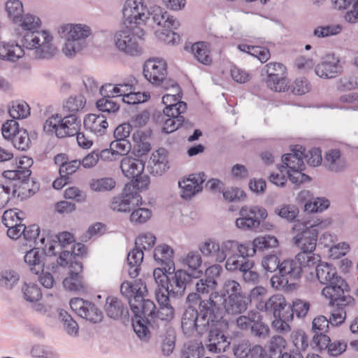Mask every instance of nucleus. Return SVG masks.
<instances>
[{
    "mask_svg": "<svg viewBox=\"0 0 358 358\" xmlns=\"http://www.w3.org/2000/svg\"><path fill=\"white\" fill-rule=\"evenodd\" d=\"M317 228L318 224L310 222L302 224L301 231L294 238V244L301 249L295 259H286L280 263L276 255H267L262 261L264 269L270 273L278 270L279 273L289 274L290 279L301 278L304 267L314 266L320 260V255L314 253L319 234Z\"/></svg>",
    "mask_w": 358,
    "mask_h": 358,
    "instance_id": "1",
    "label": "nucleus"
},
{
    "mask_svg": "<svg viewBox=\"0 0 358 358\" xmlns=\"http://www.w3.org/2000/svg\"><path fill=\"white\" fill-rule=\"evenodd\" d=\"M141 307L138 316L131 319L134 331L141 339L149 338L150 329L164 331L171 328L169 322L173 318L174 309L170 303L159 306L157 310L154 301L147 299Z\"/></svg>",
    "mask_w": 358,
    "mask_h": 358,
    "instance_id": "2",
    "label": "nucleus"
},
{
    "mask_svg": "<svg viewBox=\"0 0 358 358\" xmlns=\"http://www.w3.org/2000/svg\"><path fill=\"white\" fill-rule=\"evenodd\" d=\"M208 313L209 315L205 320H201L196 324V327H193L192 329H187L183 333L188 337L192 336L195 334L199 336L208 334L206 345L209 351L224 352L229 348L231 342V338L227 335L228 322L223 319L222 308H219L215 312L209 310Z\"/></svg>",
    "mask_w": 358,
    "mask_h": 358,
    "instance_id": "3",
    "label": "nucleus"
},
{
    "mask_svg": "<svg viewBox=\"0 0 358 358\" xmlns=\"http://www.w3.org/2000/svg\"><path fill=\"white\" fill-rule=\"evenodd\" d=\"M199 250L203 256L213 259L216 262L224 261L229 271H236L242 260L250 257L248 242L239 243L235 240H227L220 244L208 239L199 245Z\"/></svg>",
    "mask_w": 358,
    "mask_h": 358,
    "instance_id": "4",
    "label": "nucleus"
},
{
    "mask_svg": "<svg viewBox=\"0 0 358 358\" xmlns=\"http://www.w3.org/2000/svg\"><path fill=\"white\" fill-rule=\"evenodd\" d=\"M315 268V272L318 281L325 285L322 290V294L326 299H331L332 301L337 303H352V296L350 295V288L348 282L338 275L336 269L331 264L321 262V257L314 266L304 267L303 272L313 273L312 268Z\"/></svg>",
    "mask_w": 358,
    "mask_h": 358,
    "instance_id": "5",
    "label": "nucleus"
},
{
    "mask_svg": "<svg viewBox=\"0 0 358 358\" xmlns=\"http://www.w3.org/2000/svg\"><path fill=\"white\" fill-rule=\"evenodd\" d=\"M41 24L38 17L30 14L22 15L17 22L22 29L27 31L22 37L21 47L28 50H35V57L38 59H50L56 52L52 45V36L46 31H38L36 29Z\"/></svg>",
    "mask_w": 358,
    "mask_h": 358,
    "instance_id": "6",
    "label": "nucleus"
},
{
    "mask_svg": "<svg viewBox=\"0 0 358 358\" xmlns=\"http://www.w3.org/2000/svg\"><path fill=\"white\" fill-rule=\"evenodd\" d=\"M201 293L190 292L186 298L187 304L181 318V327L182 331L187 329H192L196 327V324L201 320H205L209 313L206 311H215L220 308L212 298V293L207 299H202Z\"/></svg>",
    "mask_w": 358,
    "mask_h": 358,
    "instance_id": "7",
    "label": "nucleus"
},
{
    "mask_svg": "<svg viewBox=\"0 0 358 358\" xmlns=\"http://www.w3.org/2000/svg\"><path fill=\"white\" fill-rule=\"evenodd\" d=\"M257 309L273 316L272 324L277 330L285 331L289 329L288 322L293 320V313L290 303L282 294H273L265 303L261 302Z\"/></svg>",
    "mask_w": 358,
    "mask_h": 358,
    "instance_id": "8",
    "label": "nucleus"
},
{
    "mask_svg": "<svg viewBox=\"0 0 358 358\" xmlns=\"http://www.w3.org/2000/svg\"><path fill=\"white\" fill-rule=\"evenodd\" d=\"M123 25L134 29L138 38L144 35L141 25L149 20V9L143 0H126L123 9Z\"/></svg>",
    "mask_w": 358,
    "mask_h": 358,
    "instance_id": "9",
    "label": "nucleus"
},
{
    "mask_svg": "<svg viewBox=\"0 0 358 358\" xmlns=\"http://www.w3.org/2000/svg\"><path fill=\"white\" fill-rule=\"evenodd\" d=\"M171 106V108H164L163 113L157 116V121L164 122L162 131L166 134H171L177 130L180 126L185 127H192V124L189 120H185L181 115L187 110V103L185 102L179 103V106L176 108Z\"/></svg>",
    "mask_w": 358,
    "mask_h": 358,
    "instance_id": "10",
    "label": "nucleus"
},
{
    "mask_svg": "<svg viewBox=\"0 0 358 358\" xmlns=\"http://www.w3.org/2000/svg\"><path fill=\"white\" fill-rule=\"evenodd\" d=\"M121 294L128 299L134 317L138 316L141 303L145 301V294L147 293L145 283L141 280H136L134 282L124 281L120 286Z\"/></svg>",
    "mask_w": 358,
    "mask_h": 358,
    "instance_id": "11",
    "label": "nucleus"
},
{
    "mask_svg": "<svg viewBox=\"0 0 358 358\" xmlns=\"http://www.w3.org/2000/svg\"><path fill=\"white\" fill-rule=\"evenodd\" d=\"M47 238L50 242L48 250L44 248H42L41 250L39 248H34L27 252L24 257V262L30 266L31 272L36 275L43 272L45 257L57 255L55 247L58 246L56 240H49L50 238L49 233L47 234Z\"/></svg>",
    "mask_w": 358,
    "mask_h": 358,
    "instance_id": "12",
    "label": "nucleus"
},
{
    "mask_svg": "<svg viewBox=\"0 0 358 358\" xmlns=\"http://www.w3.org/2000/svg\"><path fill=\"white\" fill-rule=\"evenodd\" d=\"M1 134L4 138L10 140L13 146L20 150H27L31 144L27 131L20 128L16 120H8L2 124Z\"/></svg>",
    "mask_w": 358,
    "mask_h": 358,
    "instance_id": "13",
    "label": "nucleus"
},
{
    "mask_svg": "<svg viewBox=\"0 0 358 358\" xmlns=\"http://www.w3.org/2000/svg\"><path fill=\"white\" fill-rule=\"evenodd\" d=\"M285 73V66L278 62L268 63L262 70V75L267 76L266 83L268 87L279 92H285L287 89Z\"/></svg>",
    "mask_w": 358,
    "mask_h": 358,
    "instance_id": "14",
    "label": "nucleus"
},
{
    "mask_svg": "<svg viewBox=\"0 0 358 358\" xmlns=\"http://www.w3.org/2000/svg\"><path fill=\"white\" fill-rule=\"evenodd\" d=\"M92 34L90 27L86 24H76L69 31L66 41L63 48L64 53L71 57L83 48L81 41H85Z\"/></svg>",
    "mask_w": 358,
    "mask_h": 358,
    "instance_id": "15",
    "label": "nucleus"
},
{
    "mask_svg": "<svg viewBox=\"0 0 358 358\" xmlns=\"http://www.w3.org/2000/svg\"><path fill=\"white\" fill-rule=\"evenodd\" d=\"M134 29L124 26L116 32L114 36L116 47L120 51L131 56H137L141 52Z\"/></svg>",
    "mask_w": 358,
    "mask_h": 358,
    "instance_id": "16",
    "label": "nucleus"
},
{
    "mask_svg": "<svg viewBox=\"0 0 358 358\" xmlns=\"http://www.w3.org/2000/svg\"><path fill=\"white\" fill-rule=\"evenodd\" d=\"M69 305L79 317L92 323L100 322L103 319L102 311L92 301L82 298H73L71 299Z\"/></svg>",
    "mask_w": 358,
    "mask_h": 358,
    "instance_id": "17",
    "label": "nucleus"
},
{
    "mask_svg": "<svg viewBox=\"0 0 358 358\" xmlns=\"http://www.w3.org/2000/svg\"><path fill=\"white\" fill-rule=\"evenodd\" d=\"M240 215L236 220V227L243 229H253L260 225V220L266 218L268 213L262 207L252 206L249 210L247 207H242Z\"/></svg>",
    "mask_w": 358,
    "mask_h": 358,
    "instance_id": "18",
    "label": "nucleus"
},
{
    "mask_svg": "<svg viewBox=\"0 0 358 358\" xmlns=\"http://www.w3.org/2000/svg\"><path fill=\"white\" fill-rule=\"evenodd\" d=\"M167 278L173 297H180L185 294L187 288L192 285L194 278L196 277L185 269H178L176 271H171L170 273H167Z\"/></svg>",
    "mask_w": 358,
    "mask_h": 358,
    "instance_id": "19",
    "label": "nucleus"
},
{
    "mask_svg": "<svg viewBox=\"0 0 358 358\" xmlns=\"http://www.w3.org/2000/svg\"><path fill=\"white\" fill-rule=\"evenodd\" d=\"M131 189H134V186L130 183L126 184L122 193L112 199L110 208L114 211L130 212L134 208L135 202H138L140 197L137 191L131 192Z\"/></svg>",
    "mask_w": 358,
    "mask_h": 358,
    "instance_id": "20",
    "label": "nucleus"
},
{
    "mask_svg": "<svg viewBox=\"0 0 358 358\" xmlns=\"http://www.w3.org/2000/svg\"><path fill=\"white\" fill-rule=\"evenodd\" d=\"M69 268V275L63 280L65 289L83 293L87 291V285L82 275L83 264L80 261H71Z\"/></svg>",
    "mask_w": 358,
    "mask_h": 358,
    "instance_id": "21",
    "label": "nucleus"
},
{
    "mask_svg": "<svg viewBox=\"0 0 358 358\" xmlns=\"http://www.w3.org/2000/svg\"><path fill=\"white\" fill-rule=\"evenodd\" d=\"M143 73L150 83L159 85L167 76L166 63L162 59H149L143 65Z\"/></svg>",
    "mask_w": 358,
    "mask_h": 358,
    "instance_id": "22",
    "label": "nucleus"
},
{
    "mask_svg": "<svg viewBox=\"0 0 358 358\" xmlns=\"http://www.w3.org/2000/svg\"><path fill=\"white\" fill-rule=\"evenodd\" d=\"M8 180L11 182L10 185L12 189V196L20 198L21 200L31 196L39 189V183L33 178L30 181L29 177L22 178L21 176H17L14 179Z\"/></svg>",
    "mask_w": 358,
    "mask_h": 358,
    "instance_id": "23",
    "label": "nucleus"
},
{
    "mask_svg": "<svg viewBox=\"0 0 358 358\" xmlns=\"http://www.w3.org/2000/svg\"><path fill=\"white\" fill-rule=\"evenodd\" d=\"M8 180L11 182L10 185L12 189V196L20 198L21 200L31 196L39 189V183L33 178L30 181L29 177L22 178L21 176H17L14 179Z\"/></svg>",
    "mask_w": 358,
    "mask_h": 358,
    "instance_id": "24",
    "label": "nucleus"
},
{
    "mask_svg": "<svg viewBox=\"0 0 358 358\" xmlns=\"http://www.w3.org/2000/svg\"><path fill=\"white\" fill-rule=\"evenodd\" d=\"M8 180L11 182L10 185L12 189V196L20 198L21 200L31 196L39 189V183L33 178L30 181L29 177L22 178L21 176H17L14 179Z\"/></svg>",
    "mask_w": 358,
    "mask_h": 358,
    "instance_id": "25",
    "label": "nucleus"
},
{
    "mask_svg": "<svg viewBox=\"0 0 358 358\" xmlns=\"http://www.w3.org/2000/svg\"><path fill=\"white\" fill-rule=\"evenodd\" d=\"M342 71L343 67L340 64V60L334 54L327 55L322 62L315 67V74L324 79L336 78Z\"/></svg>",
    "mask_w": 358,
    "mask_h": 358,
    "instance_id": "26",
    "label": "nucleus"
},
{
    "mask_svg": "<svg viewBox=\"0 0 358 358\" xmlns=\"http://www.w3.org/2000/svg\"><path fill=\"white\" fill-rule=\"evenodd\" d=\"M310 345L313 349L319 351L327 349L328 353L334 357L342 354L347 348L345 342L338 341L331 343V339L327 335L321 334L313 337Z\"/></svg>",
    "mask_w": 358,
    "mask_h": 358,
    "instance_id": "27",
    "label": "nucleus"
},
{
    "mask_svg": "<svg viewBox=\"0 0 358 358\" xmlns=\"http://www.w3.org/2000/svg\"><path fill=\"white\" fill-rule=\"evenodd\" d=\"M105 311L108 317L121 320L124 324L129 322L128 308L122 301L115 296H108L105 303Z\"/></svg>",
    "mask_w": 358,
    "mask_h": 358,
    "instance_id": "28",
    "label": "nucleus"
},
{
    "mask_svg": "<svg viewBox=\"0 0 358 358\" xmlns=\"http://www.w3.org/2000/svg\"><path fill=\"white\" fill-rule=\"evenodd\" d=\"M153 257L155 260L161 264V267L156 269L161 270L164 274L170 273L171 271L175 270L173 250L168 245L157 246L155 248Z\"/></svg>",
    "mask_w": 358,
    "mask_h": 358,
    "instance_id": "29",
    "label": "nucleus"
},
{
    "mask_svg": "<svg viewBox=\"0 0 358 358\" xmlns=\"http://www.w3.org/2000/svg\"><path fill=\"white\" fill-rule=\"evenodd\" d=\"M153 277L157 285V288L155 289V298L159 306L170 303V297L173 296V293L169 287L167 274H164L159 269H155Z\"/></svg>",
    "mask_w": 358,
    "mask_h": 358,
    "instance_id": "30",
    "label": "nucleus"
},
{
    "mask_svg": "<svg viewBox=\"0 0 358 358\" xmlns=\"http://www.w3.org/2000/svg\"><path fill=\"white\" fill-rule=\"evenodd\" d=\"M153 23L164 28L177 29L180 25L179 21L171 16L164 8L155 6L149 10V20Z\"/></svg>",
    "mask_w": 358,
    "mask_h": 358,
    "instance_id": "31",
    "label": "nucleus"
},
{
    "mask_svg": "<svg viewBox=\"0 0 358 358\" xmlns=\"http://www.w3.org/2000/svg\"><path fill=\"white\" fill-rule=\"evenodd\" d=\"M241 285L234 280H226L220 292H212V298L220 308V302L242 293Z\"/></svg>",
    "mask_w": 358,
    "mask_h": 358,
    "instance_id": "32",
    "label": "nucleus"
},
{
    "mask_svg": "<svg viewBox=\"0 0 358 358\" xmlns=\"http://www.w3.org/2000/svg\"><path fill=\"white\" fill-rule=\"evenodd\" d=\"M248 301V298L242 292L232 298L222 300L220 302V308L224 306V310L228 314L238 315L247 309Z\"/></svg>",
    "mask_w": 358,
    "mask_h": 358,
    "instance_id": "33",
    "label": "nucleus"
},
{
    "mask_svg": "<svg viewBox=\"0 0 358 358\" xmlns=\"http://www.w3.org/2000/svg\"><path fill=\"white\" fill-rule=\"evenodd\" d=\"M84 127L97 136H101L106 133L108 123L104 115H96L89 114L83 121Z\"/></svg>",
    "mask_w": 358,
    "mask_h": 358,
    "instance_id": "34",
    "label": "nucleus"
},
{
    "mask_svg": "<svg viewBox=\"0 0 358 358\" xmlns=\"http://www.w3.org/2000/svg\"><path fill=\"white\" fill-rule=\"evenodd\" d=\"M120 169L127 178H134L143 173L145 162L139 159L126 157L121 160Z\"/></svg>",
    "mask_w": 358,
    "mask_h": 358,
    "instance_id": "35",
    "label": "nucleus"
},
{
    "mask_svg": "<svg viewBox=\"0 0 358 358\" xmlns=\"http://www.w3.org/2000/svg\"><path fill=\"white\" fill-rule=\"evenodd\" d=\"M324 164L329 171L339 173L346 168L347 162L344 157H341L340 150L331 149L326 152L324 157Z\"/></svg>",
    "mask_w": 358,
    "mask_h": 358,
    "instance_id": "36",
    "label": "nucleus"
},
{
    "mask_svg": "<svg viewBox=\"0 0 358 358\" xmlns=\"http://www.w3.org/2000/svg\"><path fill=\"white\" fill-rule=\"evenodd\" d=\"M16 169L3 171V176L6 179H14L17 176L22 178L30 177L31 171L29 169L33 164V159L27 156L21 157L18 160L15 159Z\"/></svg>",
    "mask_w": 358,
    "mask_h": 358,
    "instance_id": "37",
    "label": "nucleus"
},
{
    "mask_svg": "<svg viewBox=\"0 0 358 358\" xmlns=\"http://www.w3.org/2000/svg\"><path fill=\"white\" fill-rule=\"evenodd\" d=\"M328 299L329 300V305L334 308L328 320L329 323L332 326H338L345 321L348 309L353 308L355 306V300L352 297V303L347 304L345 302L337 303L332 301L331 299Z\"/></svg>",
    "mask_w": 358,
    "mask_h": 358,
    "instance_id": "38",
    "label": "nucleus"
},
{
    "mask_svg": "<svg viewBox=\"0 0 358 358\" xmlns=\"http://www.w3.org/2000/svg\"><path fill=\"white\" fill-rule=\"evenodd\" d=\"M86 254V248L83 243H74L71 251L63 250L60 252L57 260V264L62 266L70 265L71 261H80L83 255Z\"/></svg>",
    "mask_w": 358,
    "mask_h": 358,
    "instance_id": "39",
    "label": "nucleus"
},
{
    "mask_svg": "<svg viewBox=\"0 0 358 358\" xmlns=\"http://www.w3.org/2000/svg\"><path fill=\"white\" fill-rule=\"evenodd\" d=\"M250 257H253L257 250L263 251L265 249L275 248L278 245V239L271 235L259 236L252 241H247Z\"/></svg>",
    "mask_w": 358,
    "mask_h": 358,
    "instance_id": "40",
    "label": "nucleus"
},
{
    "mask_svg": "<svg viewBox=\"0 0 358 358\" xmlns=\"http://www.w3.org/2000/svg\"><path fill=\"white\" fill-rule=\"evenodd\" d=\"M24 55V49L15 42L0 43V59L15 62Z\"/></svg>",
    "mask_w": 358,
    "mask_h": 358,
    "instance_id": "41",
    "label": "nucleus"
},
{
    "mask_svg": "<svg viewBox=\"0 0 358 358\" xmlns=\"http://www.w3.org/2000/svg\"><path fill=\"white\" fill-rule=\"evenodd\" d=\"M62 131L57 134L58 138L73 136L80 127V120L76 114H70L62 117Z\"/></svg>",
    "mask_w": 358,
    "mask_h": 358,
    "instance_id": "42",
    "label": "nucleus"
},
{
    "mask_svg": "<svg viewBox=\"0 0 358 358\" xmlns=\"http://www.w3.org/2000/svg\"><path fill=\"white\" fill-rule=\"evenodd\" d=\"M255 262L248 258L242 260L238 266L237 270L241 273L242 278L246 283L257 284L259 280V273L253 270Z\"/></svg>",
    "mask_w": 358,
    "mask_h": 358,
    "instance_id": "43",
    "label": "nucleus"
},
{
    "mask_svg": "<svg viewBox=\"0 0 358 358\" xmlns=\"http://www.w3.org/2000/svg\"><path fill=\"white\" fill-rule=\"evenodd\" d=\"M182 263L184 266H187L189 271L192 275L198 278L202 275L201 267L202 259L199 252L190 251L186 257L182 259Z\"/></svg>",
    "mask_w": 358,
    "mask_h": 358,
    "instance_id": "44",
    "label": "nucleus"
},
{
    "mask_svg": "<svg viewBox=\"0 0 358 358\" xmlns=\"http://www.w3.org/2000/svg\"><path fill=\"white\" fill-rule=\"evenodd\" d=\"M162 338V351L164 355H169L175 348L176 336L173 328L164 331L153 330Z\"/></svg>",
    "mask_w": 358,
    "mask_h": 358,
    "instance_id": "45",
    "label": "nucleus"
},
{
    "mask_svg": "<svg viewBox=\"0 0 358 358\" xmlns=\"http://www.w3.org/2000/svg\"><path fill=\"white\" fill-rule=\"evenodd\" d=\"M334 8L338 10L347 9L351 5L352 9L348 13L346 18L350 22H355L358 20V0H331Z\"/></svg>",
    "mask_w": 358,
    "mask_h": 358,
    "instance_id": "46",
    "label": "nucleus"
},
{
    "mask_svg": "<svg viewBox=\"0 0 358 358\" xmlns=\"http://www.w3.org/2000/svg\"><path fill=\"white\" fill-rule=\"evenodd\" d=\"M192 52L200 63L204 65H210L212 63L210 50L205 42H197L193 44Z\"/></svg>",
    "mask_w": 358,
    "mask_h": 358,
    "instance_id": "47",
    "label": "nucleus"
},
{
    "mask_svg": "<svg viewBox=\"0 0 358 358\" xmlns=\"http://www.w3.org/2000/svg\"><path fill=\"white\" fill-rule=\"evenodd\" d=\"M86 103L85 98L81 95L71 96L64 103V110L70 114H76L82 110Z\"/></svg>",
    "mask_w": 358,
    "mask_h": 358,
    "instance_id": "48",
    "label": "nucleus"
},
{
    "mask_svg": "<svg viewBox=\"0 0 358 358\" xmlns=\"http://www.w3.org/2000/svg\"><path fill=\"white\" fill-rule=\"evenodd\" d=\"M6 10L13 22L17 24L24 11L22 3L20 0H8L6 3Z\"/></svg>",
    "mask_w": 358,
    "mask_h": 358,
    "instance_id": "49",
    "label": "nucleus"
},
{
    "mask_svg": "<svg viewBox=\"0 0 358 358\" xmlns=\"http://www.w3.org/2000/svg\"><path fill=\"white\" fill-rule=\"evenodd\" d=\"M282 164L280 166L283 169H287V171H292L296 169H304L305 164L303 159L297 157L296 155H283L282 156Z\"/></svg>",
    "mask_w": 358,
    "mask_h": 358,
    "instance_id": "50",
    "label": "nucleus"
},
{
    "mask_svg": "<svg viewBox=\"0 0 358 358\" xmlns=\"http://www.w3.org/2000/svg\"><path fill=\"white\" fill-rule=\"evenodd\" d=\"M116 182L112 178H102L92 179L90 182V187L94 192L110 191L115 187Z\"/></svg>",
    "mask_w": 358,
    "mask_h": 358,
    "instance_id": "51",
    "label": "nucleus"
},
{
    "mask_svg": "<svg viewBox=\"0 0 358 358\" xmlns=\"http://www.w3.org/2000/svg\"><path fill=\"white\" fill-rule=\"evenodd\" d=\"M286 345L287 342L282 336H273L268 346L269 356L273 358L275 355H278L277 358H280L281 355H284L285 352L283 350L285 349Z\"/></svg>",
    "mask_w": 358,
    "mask_h": 358,
    "instance_id": "52",
    "label": "nucleus"
},
{
    "mask_svg": "<svg viewBox=\"0 0 358 358\" xmlns=\"http://www.w3.org/2000/svg\"><path fill=\"white\" fill-rule=\"evenodd\" d=\"M97 109L107 115H113L120 109V105L108 97H102L96 102Z\"/></svg>",
    "mask_w": 358,
    "mask_h": 358,
    "instance_id": "53",
    "label": "nucleus"
},
{
    "mask_svg": "<svg viewBox=\"0 0 358 358\" xmlns=\"http://www.w3.org/2000/svg\"><path fill=\"white\" fill-rule=\"evenodd\" d=\"M59 318L64 323L65 330L68 334L71 336H76L78 334V324L66 310H60Z\"/></svg>",
    "mask_w": 358,
    "mask_h": 358,
    "instance_id": "54",
    "label": "nucleus"
},
{
    "mask_svg": "<svg viewBox=\"0 0 358 358\" xmlns=\"http://www.w3.org/2000/svg\"><path fill=\"white\" fill-rule=\"evenodd\" d=\"M194 280L192 285H194L197 292L202 294H210L212 292H215L213 290L217 286L213 284V281L211 282L210 280L206 279L203 275L196 278H194Z\"/></svg>",
    "mask_w": 358,
    "mask_h": 358,
    "instance_id": "55",
    "label": "nucleus"
},
{
    "mask_svg": "<svg viewBox=\"0 0 358 358\" xmlns=\"http://www.w3.org/2000/svg\"><path fill=\"white\" fill-rule=\"evenodd\" d=\"M330 201L324 197H317L313 201H308L304 205V210L308 213L322 212L329 208Z\"/></svg>",
    "mask_w": 358,
    "mask_h": 358,
    "instance_id": "56",
    "label": "nucleus"
},
{
    "mask_svg": "<svg viewBox=\"0 0 358 358\" xmlns=\"http://www.w3.org/2000/svg\"><path fill=\"white\" fill-rule=\"evenodd\" d=\"M19 279L20 275L13 270L3 271L0 273V285L6 289H12Z\"/></svg>",
    "mask_w": 358,
    "mask_h": 358,
    "instance_id": "57",
    "label": "nucleus"
},
{
    "mask_svg": "<svg viewBox=\"0 0 358 358\" xmlns=\"http://www.w3.org/2000/svg\"><path fill=\"white\" fill-rule=\"evenodd\" d=\"M61 122H62V116L61 115H52L45 120L43 129L47 133L55 132L57 136V134L62 131Z\"/></svg>",
    "mask_w": 358,
    "mask_h": 358,
    "instance_id": "58",
    "label": "nucleus"
},
{
    "mask_svg": "<svg viewBox=\"0 0 358 358\" xmlns=\"http://www.w3.org/2000/svg\"><path fill=\"white\" fill-rule=\"evenodd\" d=\"M9 114L14 120L26 118L29 115V107L25 102L13 103L9 109Z\"/></svg>",
    "mask_w": 358,
    "mask_h": 358,
    "instance_id": "59",
    "label": "nucleus"
},
{
    "mask_svg": "<svg viewBox=\"0 0 358 358\" xmlns=\"http://www.w3.org/2000/svg\"><path fill=\"white\" fill-rule=\"evenodd\" d=\"M204 349L196 343L185 344L181 352V358H201Z\"/></svg>",
    "mask_w": 358,
    "mask_h": 358,
    "instance_id": "60",
    "label": "nucleus"
},
{
    "mask_svg": "<svg viewBox=\"0 0 358 358\" xmlns=\"http://www.w3.org/2000/svg\"><path fill=\"white\" fill-rule=\"evenodd\" d=\"M22 291L24 299L29 302L37 301L42 296L41 289L35 284L25 283L22 287Z\"/></svg>",
    "mask_w": 358,
    "mask_h": 358,
    "instance_id": "61",
    "label": "nucleus"
},
{
    "mask_svg": "<svg viewBox=\"0 0 358 358\" xmlns=\"http://www.w3.org/2000/svg\"><path fill=\"white\" fill-rule=\"evenodd\" d=\"M150 98V95L145 92H136L135 90L129 91L127 94H123L122 99L124 103L129 105H135L146 101Z\"/></svg>",
    "mask_w": 358,
    "mask_h": 358,
    "instance_id": "62",
    "label": "nucleus"
},
{
    "mask_svg": "<svg viewBox=\"0 0 358 358\" xmlns=\"http://www.w3.org/2000/svg\"><path fill=\"white\" fill-rule=\"evenodd\" d=\"M132 213L130 215V220L131 222L138 224H143L146 222L152 215V211L145 208H138L131 210Z\"/></svg>",
    "mask_w": 358,
    "mask_h": 358,
    "instance_id": "63",
    "label": "nucleus"
},
{
    "mask_svg": "<svg viewBox=\"0 0 358 358\" xmlns=\"http://www.w3.org/2000/svg\"><path fill=\"white\" fill-rule=\"evenodd\" d=\"M328 319L323 316L319 315L314 318L312 322V331L314 333L313 336L319 334H325L327 332L329 328Z\"/></svg>",
    "mask_w": 358,
    "mask_h": 358,
    "instance_id": "64",
    "label": "nucleus"
}]
</instances>
